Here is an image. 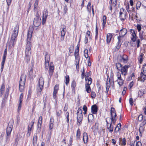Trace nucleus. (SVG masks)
I'll return each instance as SVG.
<instances>
[{
	"label": "nucleus",
	"instance_id": "43",
	"mask_svg": "<svg viewBox=\"0 0 146 146\" xmlns=\"http://www.w3.org/2000/svg\"><path fill=\"white\" fill-rule=\"evenodd\" d=\"M115 66L116 67L117 69L119 70H120V68H121L122 65L119 62H118L115 64Z\"/></svg>",
	"mask_w": 146,
	"mask_h": 146
},
{
	"label": "nucleus",
	"instance_id": "15",
	"mask_svg": "<svg viewBox=\"0 0 146 146\" xmlns=\"http://www.w3.org/2000/svg\"><path fill=\"white\" fill-rule=\"evenodd\" d=\"M111 122L113 124H114L117 119V115L116 113H113L112 115H111Z\"/></svg>",
	"mask_w": 146,
	"mask_h": 146
},
{
	"label": "nucleus",
	"instance_id": "28",
	"mask_svg": "<svg viewBox=\"0 0 146 146\" xmlns=\"http://www.w3.org/2000/svg\"><path fill=\"white\" fill-rule=\"evenodd\" d=\"M76 86V83L74 80H73L71 84V87L72 88V90L74 92L75 91V88Z\"/></svg>",
	"mask_w": 146,
	"mask_h": 146
},
{
	"label": "nucleus",
	"instance_id": "62",
	"mask_svg": "<svg viewBox=\"0 0 146 146\" xmlns=\"http://www.w3.org/2000/svg\"><path fill=\"white\" fill-rule=\"evenodd\" d=\"M137 28L138 32H140L141 30V25L139 24H137Z\"/></svg>",
	"mask_w": 146,
	"mask_h": 146
},
{
	"label": "nucleus",
	"instance_id": "25",
	"mask_svg": "<svg viewBox=\"0 0 146 146\" xmlns=\"http://www.w3.org/2000/svg\"><path fill=\"white\" fill-rule=\"evenodd\" d=\"M83 139L84 143H86L88 142V136L86 132H84L83 134Z\"/></svg>",
	"mask_w": 146,
	"mask_h": 146
},
{
	"label": "nucleus",
	"instance_id": "6",
	"mask_svg": "<svg viewBox=\"0 0 146 146\" xmlns=\"http://www.w3.org/2000/svg\"><path fill=\"white\" fill-rule=\"evenodd\" d=\"M19 29V25L18 24H17L14 27L13 30V33L11 36L17 37L18 36Z\"/></svg>",
	"mask_w": 146,
	"mask_h": 146
},
{
	"label": "nucleus",
	"instance_id": "9",
	"mask_svg": "<svg viewBox=\"0 0 146 146\" xmlns=\"http://www.w3.org/2000/svg\"><path fill=\"white\" fill-rule=\"evenodd\" d=\"M66 32V29L65 26L64 25H62L61 27V36L60 38V40L61 41H63L64 40Z\"/></svg>",
	"mask_w": 146,
	"mask_h": 146
},
{
	"label": "nucleus",
	"instance_id": "12",
	"mask_svg": "<svg viewBox=\"0 0 146 146\" xmlns=\"http://www.w3.org/2000/svg\"><path fill=\"white\" fill-rule=\"evenodd\" d=\"M41 22L40 19L34 18L33 22V25L35 27H38L40 26Z\"/></svg>",
	"mask_w": 146,
	"mask_h": 146
},
{
	"label": "nucleus",
	"instance_id": "53",
	"mask_svg": "<svg viewBox=\"0 0 146 146\" xmlns=\"http://www.w3.org/2000/svg\"><path fill=\"white\" fill-rule=\"evenodd\" d=\"M32 93V91L31 88H29L28 92L27 98H30L31 96V94Z\"/></svg>",
	"mask_w": 146,
	"mask_h": 146
},
{
	"label": "nucleus",
	"instance_id": "60",
	"mask_svg": "<svg viewBox=\"0 0 146 146\" xmlns=\"http://www.w3.org/2000/svg\"><path fill=\"white\" fill-rule=\"evenodd\" d=\"M73 137L72 136H71L70 137V139L69 140V143L68 145L69 146H71L72 145V143L73 141Z\"/></svg>",
	"mask_w": 146,
	"mask_h": 146
},
{
	"label": "nucleus",
	"instance_id": "50",
	"mask_svg": "<svg viewBox=\"0 0 146 146\" xmlns=\"http://www.w3.org/2000/svg\"><path fill=\"white\" fill-rule=\"evenodd\" d=\"M88 50L86 49L84 50V56L86 58H89L88 55Z\"/></svg>",
	"mask_w": 146,
	"mask_h": 146
},
{
	"label": "nucleus",
	"instance_id": "32",
	"mask_svg": "<svg viewBox=\"0 0 146 146\" xmlns=\"http://www.w3.org/2000/svg\"><path fill=\"white\" fill-rule=\"evenodd\" d=\"M54 66H51L50 65L49 66V75L50 76H51L52 74L53 70L54 69Z\"/></svg>",
	"mask_w": 146,
	"mask_h": 146
},
{
	"label": "nucleus",
	"instance_id": "38",
	"mask_svg": "<svg viewBox=\"0 0 146 146\" xmlns=\"http://www.w3.org/2000/svg\"><path fill=\"white\" fill-rule=\"evenodd\" d=\"M98 29L97 26V21L96 23V36L95 37V39L96 40L98 39Z\"/></svg>",
	"mask_w": 146,
	"mask_h": 146
},
{
	"label": "nucleus",
	"instance_id": "31",
	"mask_svg": "<svg viewBox=\"0 0 146 146\" xmlns=\"http://www.w3.org/2000/svg\"><path fill=\"white\" fill-rule=\"evenodd\" d=\"M38 0H36L34 5V10L35 11L37 10L38 8Z\"/></svg>",
	"mask_w": 146,
	"mask_h": 146
},
{
	"label": "nucleus",
	"instance_id": "1",
	"mask_svg": "<svg viewBox=\"0 0 146 146\" xmlns=\"http://www.w3.org/2000/svg\"><path fill=\"white\" fill-rule=\"evenodd\" d=\"M34 30V28L32 26H30L28 30L27 38V44L26 46L25 55L29 56L31 54V43L30 41L31 39L32 34Z\"/></svg>",
	"mask_w": 146,
	"mask_h": 146
},
{
	"label": "nucleus",
	"instance_id": "37",
	"mask_svg": "<svg viewBox=\"0 0 146 146\" xmlns=\"http://www.w3.org/2000/svg\"><path fill=\"white\" fill-rule=\"evenodd\" d=\"M81 133L80 129H78L77 131L76 137L77 139H79L80 138V136Z\"/></svg>",
	"mask_w": 146,
	"mask_h": 146
},
{
	"label": "nucleus",
	"instance_id": "51",
	"mask_svg": "<svg viewBox=\"0 0 146 146\" xmlns=\"http://www.w3.org/2000/svg\"><path fill=\"white\" fill-rule=\"evenodd\" d=\"M129 31L131 35H136V33H137V31H135L133 29H130Z\"/></svg>",
	"mask_w": 146,
	"mask_h": 146
},
{
	"label": "nucleus",
	"instance_id": "56",
	"mask_svg": "<svg viewBox=\"0 0 146 146\" xmlns=\"http://www.w3.org/2000/svg\"><path fill=\"white\" fill-rule=\"evenodd\" d=\"M90 76V73L88 72H86L85 79V80L87 81V79H88V78Z\"/></svg>",
	"mask_w": 146,
	"mask_h": 146
},
{
	"label": "nucleus",
	"instance_id": "49",
	"mask_svg": "<svg viewBox=\"0 0 146 146\" xmlns=\"http://www.w3.org/2000/svg\"><path fill=\"white\" fill-rule=\"evenodd\" d=\"M87 80H88V82H86L85 85L90 86L92 83V79L91 78H90L87 79Z\"/></svg>",
	"mask_w": 146,
	"mask_h": 146
},
{
	"label": "nucleus",
	"instance_id": "57",
	"mask_svg": "<svg viewBox=\"0 0 146 146\" xmlns=\"http://www.w3.org/2000/svg\"><path fill=\"white\" fill-rule=\"evenodd\" d=\"M144 93L143 91L141 90H139L138 92V96L141 97L143 96Z\"/></svg>",
	"mask_w": 146,
	"mask_h": 146
},
{
	"label": "nucleus",
	"instance_id": "40",
	"mask_svg": "<svg viewBox=\"0 0 146 146\" xmlns=\"http://www.w3.org/2000/svg\"><path fill=\"white\" fill-rule=\"evenodd\" d=\"M85 88L86 89V91L88 93L90 92L91 90L90 86L85 85Z\"/></svg>",
	"mask_w": 146,
	"mask_h": 146
},
{
	"label": "nucleus",
	"instance_id": "11",
	"mask_svg": "<svg viewBox=\"0 0 146 146\" xmlns=\"http://www.w3.org/2000/svg\"><path fill=\"white\" fill-rule=\"evenodd\" d=\"M34 122V120H33L29 123V125H28V132L27 134V135L28 137L31 134V131L32 130V127L33 126Z\"/></svg>",
	"mask_w": 146,
	"mask_h": 146
},
{
	"label": "nucleus",
	"instance_id": "52",
	"mask_svg": "<svg viewBox=\"0 0 146 146\" xmlns=\"http://www.w3.org/2000/svg\"><path fill=\"white\" fill-rule=\"evenodd\" d=\"M123 38V37H121V36H118L117 39L118 40V41L117 42V43H121V42H122V38Z\"/></svg>",
	"mask_w": 146,
	"mask_h": 146
},
{
	"label": "nucleus",
	"instance_id": "45",
	"mask_svg": "<svg viewBox=\"0 0 146 146\" xmlns=\"http://www.w3.org/2000/svg\"><path fill=\"white\" fill-rule=\"evenodd\" d=\"M80 59L75 60V64L76 65V68L77 70H78L79 68V65Z\"/></svg>",
	"mask_w": 146,
	"mask_h": 146
},
{
	"label": "nucleus",
	"instance_id": "13",
	"mask_svg": "<svg viewBox=\"0 0 146 146\" xmlns=\"http://www.w3.org/2000/svg\"><path fill=\"white\" fill-rule=\"evenodd\" d=\"M7 55V52H4L3 53V57L2 61L1 63V72H2L3 71V70L4 68V65L5 62L6 60Z\"/></svg>",
	"mask_w": 146,
	"mask_h": 146
},
{
	"label": "nucleus",
	"instance_id": "10",
	"mask_svg": "<svg viewBox=\"0 0 146 146\" xmlns=\"http://www.w3.org/2000/svg\"><path fill=\"white\" fill-rule=\"evenodd\" d=\"M17 39V37L11 36V39L7 43L10 47H13L14 46V45L15 44Z\"/></svg>",
	"mask_w": 146,
	"mask_h": 146
},
{
	"label": "nucleus",
	"instance_id": "59",
	"mask_svg": "<svg viewBox=\"0 0 146 146\" xmlns=\"http://www.w3.org/2000/svg\"><path fill=\"white\" fill-rule=\"evenodd\" d=\"M141 6V3L140 2H138L136 5V8L137 9H139Z\"/></svg>",
	"mask_w": 146,
	"mask_h": 146
},
{
	"label": "nucleus",
	"instance_id": "20",
	"mask_svg": "<svg viewBox=\"0 0 146 146\" xmlns=\"http://www.w3.org/2000/svg\"><path fill=\"white\" fill-rule=\"evenodd\" d=\"M94 119V115L92 114H89L88 116V123H93Z\"/></svg>",
	"mask_w": 146,
	"mask_h": 146
},
{
	"label": "nucleus",
	"instance_id": "35",
	"mask_svg": "<svg viewBox=\"0 0 146 146\" xmlns=\"http://www.w3.org/2000/svg\"><path fill=\"white\" fill-rule=\"evenodd\" d=\"M121 126V124L120 123H119L116 126L114 129L115 131V132H117V131H119L120 130Z\"/></svg>",
	"mask_w": 146,
	"mask_h": 146
},
{
	"label": "nucleus",
	"instance_id": "8",
	"mask_svg": "<svg viewBox=\"0 0 146 146\" xmlns=\"http://www.w3.org/2000/svg\"><path fill=\"white\" fill-rule=\"evenodd\" d=\"M42 118L41 116H40L38 119L37 125L36 132L39 133L41 131V127L42 123Z\"/></svg>",
	"mask_w": 146,
	"mask_h": 146
},
{
	"label": "nucleus",
	"instance_id": "36",
	"mask_svg": "<svg viewBox=\"0 0 146 146\" xmlns=\"http://www.w3.org/2000/svg\"><path fill=\"white\" fill-rule=\"evenodd\" d=\"M62 113V112L61 110H56V115L59 118L62 117L61 115Z\"/></svg>",
	"mask_w": 146,
	"mask_h": 146
},
{
	"label": "nucleus",
	"instance_id": "41",
	"mask_svg": "<svg viewBox=\"0 0 146 146\" xmlns=\"http://www.w3.org/2000/svg\"><path fill=\"white\" fill-rule=\"evenodd\" d=\"M144 125H142L141 124H140V126L139 129L140 133L141 134V133L143 131L144 128L143 126Z\"/></svg>",
	"mask_w": 146,
	"mask_h": 146
},
{
	"label": "nucleus",
	"instance_id": "42",
	"mask_svg": "<svg viewBox=\"0 0 146 146\" xmlns=\"http://www.w3.org/2000/svg\"><path fill=\"white\" fill-rule=\"evenodd\" d=\"M143 54L142 53L141 54V55L139 56L138 58V60L139 62L141 64L142 62L143 61Z\"/></svg>",
	"mask_w": 146,
	"mask_h": 146
},
{
	"label": "nucleus",
	"instance_id": "29",
	"mask_svg": "<svg viewBox=\"0 0 146 146\" xmlns=\"http://www.w3.org/2000/svg\"><path fill=\"white\" fill-rule=\"evenodd\" d=\"M103 23L102 26L103 28H104L106 22V15H104L102 18Z\"/></svg>",
	"mask_w": 146,
	"mask_h": 146
},
{
	"label": "nucleus",
	"instance_id": "30",
	"mask_svg": "<svg viewBox=\"0 0 146 146\" xmlns=\"http://www.w3.org/2000/svg\"><path fill=\"white\" fill-rule=\"evenodd\" d=\"M122 14H123L122 12L121 11H120V12H119V17L121 19V21H123L125 20V19L126 18V13L124 14V18H123V17L121 15Z\"/></svg>",
	"mask_w": 146,
	"mask_h": 146
},
{
	"label": "nucleus",
	"instance_id": "24",
	"mask_svg": "<svg viewBox=\"0 0 146 146\" xmlns=\"http://www.w3.org/2000/svg\"><path fill=\"white\" fill-rule=\"evenodd\" d=\"M79 48L78 47V48H76L74 52V56H75V60H79V59H80V58L79 56Z\"/></svg>",
	"mask_w": 146,
	"mask_h": 146
},
{
	"label": "nucleus",
	"instance_id": "5",
	"mask_svg": "<svg viewBox=\"0 0 146 146\" xmlns=\"http://www.w3.org/2000/svg\"><path fill=\"white\" fill-rule=\"evenodd\" d=\"M45 54V66L46 70H48L49 66V62L50 60V56L48 53L46 51L44 52Z\"/></svg>",
	"mask_w": 146,
	"mask_h": 146
},
{
	"label": "nucleus",
	"instance_id": "2",
	"mask_svg": "<svg viewBox=\"0 0 146 146\" xmlns=\"http://www.w3.org/2000/svg\"><path fill=\"white\" fill-rule=\"evenodd\" d=\"M44 84V80L43 78L40 77L38 81V86L37 88V93L38 95L40 96L41 94V92L43 89Z\"/></svg>",
	"mask_w": 146,
	"mask_h": 146
},
{
	"label": "nucleus",
	"instance_id": "44",
	"mask_svg": "<svg viewBox=\"0 0 146 146\" xmlns=\"http://www.w3.org/2000/svg\"><path fill=\"white\" fill-rule=\"evenodd\" d=\"M131 40L133 42H135L137 39V35H131Z\"/></svg>",
	"mask_w": 146,
	"mask_h": 146
},
{
	"label": "nucleus",
	"instance_id": "54",
	"mask_svg": "<svg viewBox=\"0 0 146 146\" xmlns=\"http://www.w3.org/2000/svg\"><path fill=\"white\" fill-rule=\"evenodd\" d=\"M66 84L67 85L69 83V77L68 76H66Z\"/></svg>",
	"mask_w": 146,
	"mask_h": 146
},
{
	"label": "nucleus",
	"instance_id": "34",
	"mask_svg": "<svg viewBox=\"0 0 146 146\" xmlns=\"http://www.w3.org/2000/svg\"><path fill=\"white\" fill-rule=\"evenodd\" d=\"M112 123H111L110 124V126L109 127L108 126L107 127V129L109 130V132L110 133H112L113 131V125H112Z\"/></svg>",
	"mask_w": 146,
	"mask_h": 146
},
{
	"label": "nucleus",
	"instance_id": "27",
	"mask_svg": "<svg viewBox=\"0 0 146 146\" xmlns=\"http://www.w3.org/2000/svg\"><path fill=\"white\" fill-rule=\"evenodd\" d=\"M5 86L4 84H2L1 86V88L0 89V96H2V95L3 94L4 90H5Z\"/></svg>",
	"mask_w": 146,
	"mask_h": 146
},
{
	"label": "nucleus",
	"instance_id": "55",
	"mask_svg": "<svg viewBox=\"0 0 146 146\" xmlns=\"http://www.w3.org/2000/svg\"><path fill=\"white\" fill-rule=\"evenodd\" d=\"M143 117L142 114H140L138 117V121L140 122L143 119Z\"/></svg>",
	"mask_w": 146,
	"mask_h": 146
},
{
	"label": "nucleus",
	"instance_id": "19",
	"mask_svg": "<svg viewBox=\"0 0 146 146\" xmlns=\"http://www.w3.org/2000/svg\"><path fill=\"white\" fill-rule=\"evenodd\" d=\"M130 67L129 65H125L121 67L120 70L121 72H127L128 69Z\"/></svg>",
	"mask_w": 146,
	"mask_h": 146
},
{
	"label": "nucleus",
	"instance_id": "61",
	"mask_svg": "<svg viewBox=\"0 0 146 146\" xmlns=\"http://www.w3.org/2000/svg\"><path fill=\"white\" fill-rule=\"evenodd\" d=\"M111 115H112V114L116 113L115 108L113 107H111L110 110Z\"/></svg>",
	"mask_w": 146,
	"mask_h": 146
},
{
	"label": "nucleus",
	"instance_id": "33",
	"mask_svg": "<svg viewBox=\"0 0 146 146\" xmlns=\"http://www.w3.org/2000/svg\"><path fill=\"white\" fill-rule=\"evenodd\" d=\"M53 122L54 120L52 119H50V121L49 128L50 129H52L53 127Z\"/></svg>",
	"mask_w": 146,
	"mask_h": 146
},
{
	"label": "nucleus",
	"instance_id": "26",
	"mask_svg": "<svg viewBox=\"0 0 146 146\" xmlns=\"http://www.w3.org/2000/svg\"><path fill=\"white\" fill-rule=\"evenodd\" d=\"M113 35L111 33H108L107 34V42L108 43L110 42L111 40L112 37Z\"/></svg>",
	"mask_w": 146,
	"mask_h": 146
},
{
	"label": "nucleus",
	"instance_id": "4",
	"mask_svg": "<svg viewBox=\"0 0 146 146\" xmlns=\"http://www.w3.org/2000/svg\"><path fill=\"white\" fill-rule=\"evenodd\" d=\"M77 123L79 126L82 123V121L83 119V115L82 110L80 108H79L77 111Z\"/></svg>",
	"mask_w": 146,
	"mask_h": 146
},
{
	"label": "nucleus",
	"instance_id": "58",
	"mask_svg": "<svg viewBox=\"0 0 146 146\" xmlns=\"http://www.w3.org/2000/svg\"><path fill=\"white\" fill-rule=\"evenodd\" d=\"M91 96L92 98H94L96 97V94L95 92H92L91 94Z\"/></svg>",
	"mask_w": 146,
	"mask_h": 146
},
{
	"label": "nucleus",
	"instance_id": "7",
	"mask_svg": "<svg viewBox=\"0 0 146 146\" xmlns=\"http://www.w3.org/2000/svg\"><path fill=\"white\" fill-rule=\"evenodd\" d=\"M48 16V11L46 9H44L43 12L42 24L43 25L45 23L46 18Z\"/></svg>",
	"mask_w": 146,
	"mask_h": 146
},
{
	"label": "nucleus",
	"instance_id": "3",
	"mask_svg": "<svg viewBox=\"0 0 146 146\" xmlns=\"http://www.w3.org/2000/svg\"><path fill=\"white\" fill-rule=\"evenodd\" d=\"M26 77L23 76H21L19 81V89L20 91L22 92L24 89L25 85Z\"/></svg>",
	"mask_w": 146,
	"mask_h": 146
},
{
	"label": "nucleus",
	"instance_id": "22",
	"mask_svg": "<svg viewBox=\"0 0 146 146\" xmlns=\"http://www.w3.org/2000/svg\"><path fill=\"white\" fill-rule=\"evenodd\" d=\"M37 133H36L34 134V136L32 142L33 146H35L37 144Z\"/></svg>",
	"mask_w": 146,
	"mask_h": 146
},
{
	"label": "nucleus",
	"instance_id": "14",
	"mask_svg": "<svg viewBox=\"0 0 146 146\" xmlns=\"http://www.w3.org/2000/svg\"><path fill=\"white\" fill-rule=\"evenodd\" d=\"M127 29L125 28H123L120 30L119 35V36L123 37L127 33Z\"/></svg>",
	"mask_w": 146,
	"mask_h": 146
},
{
	"label": "nucleus",
	"instance_id": "17",
	"mask_svg": "<svg viewBox=\"0 0 146 146\" xmlns=\"http://www.w3.org/2000/svg\"><path fill=\"white\" fill-rule=\"evenodd\" d=\"M98 107L96 105H92L91 108L92 113L93 114H96L98 111Z\"/></svg>",
	"mask_w": 146,
	"mask_h": 146
},
{
	"label": "nucleus",
	"instance_id": "47",
	"mask_svg": "<svg viewBox=\"0 0 146 146\" xmlns=\"http://www.w3.org/2000/svg\"><path fill=\"white\" fill-rule=\"evenodd\" d=\"M117 82L118 84L120 86H122L123 84L124 81L123 79H121L119 80H117Z\"/></svg>",
	"mask_w": 146,
	"mask_h": 146
},
{
	"label": "nucleus",
	"instance_id": "18",
	"mask_svg": "<svg viewBox=\"0 0 146 146\" xmlns=\"http://www.w3.org/2000/svg\"><path fill=\"white\" fill-rule=\"evenodd\" d=\"M143 73L142 71L141 72L140 74V80L142 82H143L146 80V75Z\"/></svg>",
	"mask_w": 146,
	"mask_h": 146
},
{
	"label": "nucleus",
	"instance_id": "39",
	"mask_svg": "<svg viewBox=\"0 0 146 146\" xmlns=\"http://www.w3.org/2000/svg\"><path fill=\"white\" fill-rule=\"evenodd\" d=\"M143 33L144 31H142L139 33V37L141 41L143 39Z\"/></svg>",
	"mask_w": 146,
	"mask_h": 146
},
{
	"label": "nucleus",
	"instance_id": "64",
	"mask_svg": "<svg viewBox=\"0 0 146 146\" xmlns=\"http://www.w3.org/2000/svg\"><path fill=\"white\" fill-rule=\"evenodd\" d=\"M74 46H71L69 48V52L70 53H72L74 51Z\"/></svg>",
	"mask_w": 146,
	"mask_h": 146
},
{
	"label": "nucleus",
	"instance_id": "23",
	"mask_svg": "<svg viewBox=\"0 0 146 146\" xmlns=\"http://www.w3.org/2000/svg\"><path fill=\"white\" fill-rule=\"evenodd\" d=\"M12 128L10 127H8L7 128L6 134L7 136L6 137L7 139H9V137L11 135V133L12 131Z\"/></svg>",
	"mask_w": 146,
	"mask_h": 146
},
{
	"label": "nucleus",
	"instance_id": "63",
	"mask_svg": "<svg viewBox=\"0 0 146 146\" xmlns=\"http://www.w3.org/2000/svg\"><path fill=\"white\" fill-rule=\"evenodd\" d=\"M143 118V121L141 124L142 125H145L146 124V117L144 116Z\"/></svg>",
	"mask_w": 146,
	"mask_h": 146
},
{
	"label": "nucleus",
	"instance_id": "16",
	"mask_svg": "<svg viewBox=\"0 0 146 146\" xmlns=\"http://www.w3.org/2000/svg\"><path fill=\"white\" fill-rule=\"evenodd\" d=\"M121 61H122L124 63H127L128 61V56L126 54H123L121 56Z\"/></svg>",
	"mask_w": 146,
	"mask_h": 146
},
{
	"label": "nucleus",
	"instance_id": "48",
	"mask_svg": "<svg viewBox=\"0 0 146 146\" xmlns=\"http://www.w3.org/2000/svg\"><path fill=\"white\" fill-rule=\"evenodd\" d=\"M142 71L143 73L146 74V64H144L142 67Z\"/></svg>",
	"mask_w": 146,
	"mask_h": 146
},
{
	"label": "nucleus",
	"instance_id": "46",
	"mask_svg": "<svg viewBox=\"0 0 146 146\" xmlns=\"http://www.w3.org/2000/svg\"><path fill=\"white\" fill-rule=\"evenodd\" d=\"M13 120H11L10 121L8 124V127H10L11 128H13Z\"/></svg>",
	"mask_w": 146,
	"mask_h": 146
},
{
	"label": "nucleus",
	"instance_id": "21",
	"mask_svg": "<svg viewBox=\"0 0 146 146\" xmlns=\"http://www.w3.org/2000/svg\"><path fill=\"white\" fill-rule=\"evenodd\" d=\"M58 89V86L57 85H56L54 88V90L53 93V97L54 99L56 98V94Z\"/></svg>",
	"mask_w": 146,
	"mask_h": 146
}]
</instances>
